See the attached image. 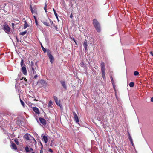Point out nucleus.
Instances as JSON below:
<instances>
[{
	"label": "nucleus",
	"instance_id": "nucleus-16",
	"mask_svg": "<svg viewBox=\"0 0 153 153\" xmlns=\"http://www.w3.org/2000/svg\"><path fill=\"white\" fill-rule=\"evenodd\" d=\"M25 150L26 152L28 153H29L30 152V150L32 151H33V149L32 148H30L29 149L28 146H26L25 148Z\"/></svg>",
	"mask_w": 153,
	"mask_h": 153
},
{
	"label": "nucleus",
	"instance_id": "nucleus-31",
	"mask_svg": "<svg viewBox=\"0 0 153 153\" xmlns=\"http://www.w3.org/2000/svg\"><path fill=\"white\" fill-rule=\"evenodd\" d=\"M139 72L137 71H135L134 72V75L135 76H137L139 74Z\"/></svg>",
	"mask_w": 153,
	"mask_h": 153
},
{
	"label": "nucleus",
	"instance_id": "nucleus-47",
	"mask_svg": "<svg viewBox=\"0 0 153 153\" xmlns=\"http://www.w3.org/2000/svg\"><path fill=\"white\" fill-rule=\"evenodd\" d=\"M128 137H128L129 139H132V138H131V135L129 136Z\"/></svg>",
	"mask_w": 153,
	"mask_h": 153
},
{
	"label": "nucleus",
	"instance_id": "nucleus-48",
	"mask_svg": "<svg viewBox=\"0 0 153 153\" xmlns=\"http://www.w3.org/2000/svg\"><path fill=\"white\" fill-rule=\"evenodd\" d=\"M128 137H128L129 139H132V138H131V135L129 136Z\"/></svg>",
	"mask_w": 153,
	"mask_h": 153
},
{
	"label": "nucleus",
	"instance_id": "nucleus-21",
	"mask_svg": "<svg viewBox=\"0 0 153 153\" xmlns=\"http://www.w3.org/2000/svg\"><path fill=\"white\" fill-rule=\"evenodd\" d=\"M42 22L45 25L47 26H50V24L46 22L43 21Z\"/></svg>",
	"mask_w": 153,
	"mask_h": 153
},
{
	"label": "nucleus",
	"instance_id": "nucleus-13",
	"mask_svg": "<svg viewBox=\"0 0 153 153\" xmlns=\"http://www.w3.org/2000/svg\"><path fill=\"white\" fill-rule=\"evenodd\" d=\"M11 147L12 149H13L15 150H16L17 149V147L14 143H11Z\"/></svg>",
	"mask_w": 153,
	"mask_h": 153
},
{
	"label": "nucleus",
	"instance_id": "nucleus-43",
	"mask_svg": "<svg viewBox=\"0 0 153 153\" xmlns=\"http://www.w3.org/2000/svg\"><path fill=\"white\" fill-rule=\"evenodd\" d=\"M70 17L71 18H72L73 17V16L72 14V13H71V15H70Z\"/></svg>",
	"mask_w": 153,
	"mask_h": 153
},
{
	"label": "nucleus",
	"instance_id": "nucleus-39",
	"mask_svg": "<svg viewBox=\"0 0 153 153\" xmlns=\"http://www.w3.org/2000/svg\"><path fill=\"white\" fill-rule=\"evenodd\" d=\"M131 143L132 146L133 147H134V143H133V141H132V142H131Z\"/></svg>",
	"mask_w": 153,
	"mask_h": 153
},
{
	"label": "nucleus",
	"instance_id": "nucleus-29",
	"mask_svg": "<svg viewBox=\"0 0 153 153\" xmlns=\"http://www.w3.org/2000/svg\"><path fill=\"white\" fill-rule=\"evenodd\" d=\"M47 7V4H46V3H45V7H44V9L45 12H46V13H47V9H46Z\"/></svg>",
	"mask_w": 153,
	"mask_h": 153
},
{
	"label": "nucleus",
	"instance_id": "nucleus-27",
	"mask_svg": "<svg viewBox=\"0 0 153 153\" xmlns=\"http://www.w3.org/2000/svg\"><path fill=\"white\" fill-rule=\"evenodd\" d=\"M32 69L33 73V74H36V71H35L36 68L35 67H32Z\"/></svg>",
	"mask_w": 153,
	"mask_h": 153
},
{
	"label": "nucleus",
	"instance_id": "nucleus-23",
	"mask_svg": "<svg viewBox=\"0 0 153 153\" xmlns=\"http://www.w3.org/2000/svg\"><path fill=\"white\" fill-rule=\"evenodd\" d=\"M19 97H20V101L21 103V104L22 105V106L23 107H25V103H24V102H23V101L21 99L20 96H19Z\"/></svg>",
	"mask_w": 153,
	"mask_h": 153
},
{
	"label": "nucleus",
	"instance_id": "nucleus-26",
	"mask_svg": "<svg viewBox=\"0 0 153 153\" xmlns=\"http://www.w3.org/2000/svg\"><path fill=\"white\" fill-rule=\"evenodd\" d=\"M41 46L44 53H45L46 52H47V51H46V49L45 48H44V47H43L42 45H41Z\"/></svg>",
	"mask_w": 153,
	"mask_h": 153
},
{
	"label": "nucleus",
	"instance_id": "nucleus-14",
	"mask_svg": "<svg viewBox=\"0 0 153 153\" xmlns=\"http://www.w3.org/2000/svg\"><path fill=\"white\" fill-rule=\"evenodd\" d=\"M101 71H105V63L103 62H102L101 64Z\"/></svg>",
	"mask_w": 153,
	"mask_h": 153
},
{
	"label": "nucleus",
	"instance_id": "nucleus-55",
	"mask_svg": "<svg viewBox=\"0 0 153 153\" xmlns=\"http://www.w3.org/2000/svg\"><path fill=\"white\" fill-rule=\"evenodd\" d=\"M74 42H75V43L76 44V45H77V43L76 42V41H74Z\"/></svg>",
	"mask_w": 153,
	"mask_h": 153
},
{
	"label": "nucleus",
	"instance_id": "nucleus-38",
	"mask_svg": "<svg viewBox=\"0 0 153 153\" xmlns=\"http://www.w3.org/2000/svg\"><path fill=\"white\" fill-rule=\"evenodd\" d=\"M111 80L112 83L113 82H114V80H113V78L112 77H111Z\"/></svg>",
	"mask_w": 153,
	"mask_h": 153
},
{
	"label": "nucleus",
	"instance_id": "nucleus-35",
	"mask_svg": "<svg viewBox=\"0 0 153 153\" xmlns=\"http://www.w3.org/2000/svg\"><path fill=\"white\" fill-rule=\"evenodd\" d=\"M35 23L36 24V25L37 26H38V22H37V19H35Z\"/></svg>",
	"mask_w": 153,
	"mask_h": 153
},
{
	"label": "nucleus",
	"instance_id": "nucleus-1",
	"mask_svg": "<svg viewBox=\"0 0 153 153\" xmlns=\"http://www.w3.org/2000/svg\"><path fill=\"white\" fill-rule=\"evenodd\" d=\"M93 24L94 27L98 32L101 31L100 26L98 21L96 19L93 20Z\"/></svg>",
	"mask_w": 153,
	"mask_h": 153
},
{
	"label": "nucleus",
	"instance_id": "nucleus-12",
	"mask_svg": "<svg viewBox=\"0 0 153 153\" xmlns=\"http://www.w3.org/2000/svg\"><path fill=\"white\" fill-rule=\"evenodd\" d=\"M60 82L63 87L64 88V89H67V87L65 84V82L64 81H61Z\"/></svg>",
	"mask_w": 153,
	"mask_h": 153
},
{
	"label": "nucleus",
	"instance_id": "nucleus-45",
	"mask_svg": "<svg viewBox=\"0 0 153 153\" xmlns=\"http://www.w3.org/2000/svg\"><path fill=\"white\" fill-rule=\"evenodd\" d=\"M151 101L152 102H153V97H152L151 99Z\"/></svg>",
	"mask_w": 153,
	"mask_h": 153
},
{
	"label": "nucleus",
	"instance_id": "nucleus-25",
	"mask_svg": "<svg viewBox=\"0 0 153 153\" xmlns=\"http://www.w3.org/2000/svg\"><path fill=\"white\" fill-rule=\"evenodd\" d=\"M48 19L50 21V22L51 24V25H53V26H54L55 27V25H54V24L53 23V21H52L51 20V19L49 18H48Z\"/></svg>",
	"mask_w": 153,
	"mask_h": 153
},
{
	"label": "nucleus",
	"instance_id": "nucleus-7",
	"mask_svg": "<svg viewBox=\"0 0 153 153\" xmlns=\"http://www.w3.org/2000/svg\"><path fill=\"white\" fill-rule=\"evenodd\" d=\"M21 67V71L23 73L24 75H27V73L25 65Z\"/></svg>",
	"mask_w": 153,
	"mask_h": 153
},
{
	"label": "nucleus",
	"instance_id": "nucleus-18",
	"mask_svg": "<svg viewBox=\"0 0 153 153\" xmlns=\"http://www.w3.org/2000/svg\"><path fill=\"white\" fill-rule=\"evenodd\" d=\"M101 72L102 74V77L103 79H105V71H101Z\"/></svg>",
	"mask_w": 153,
	"mask_h": 153
},
{
	"label": "nucleus",
	"instance_id": "nucleus-6",
	"mask_svg": "<svg viewBox=\"0 0 153 153\" xmlns=\"http://www.w3.org/2000/svg\"><path fill=\"white\" fill-rule=\"evenodd\" d=\"M73 114L74 120L76 121V123L79 124V120L77 115L75 112H73Z\"/></svg>",
	"mask_w": 153,
	"mask_h": 153
},
{
	"label": "nucleus",
	"instance_id": "nucleus-22",
	"mask_svg": "<svg viewBox=\"0 0 153 153\" xmlns=\"http://www.w3.org/2000/svg\"><path fill=\"white\" fill-rule=\"evenodd\" d=\"M134 85V83L133 82H131L129 84V86L131 87H133Z\"/></svg>",
	"mask_w": 153,
	"mask_h": 153
},
{
	"label": "nucleus",
	"instance_id": "nucleus-44",
	"mask_svg": "<svg viewBox=\"0 0 153 153\" xmlns=\"http://www.w3.org/2000/svg\"><path fill=\"white\" fill-rule=\"evenodd\" d=\"M37 76H38V75H35L34 76V78L36 79L37 78Z\"/></svg>",
	"mask_w": 153,
	"mask_h": 153
},
{
	"label": "nucleus",
	"instance_id": "nucleus-42",
	"mask_svg": "<svg viewBox=\"0 0 153 153\" xmlns=\"http://www.w3.org/2000/svg\"><path fill=\"white\" fill-rule=\"evenodd\" d=\"M112 84H113V88H114V89H115V85H114V82H112Z\"/></svg>",
	"mask_w": 153,
	"mask_h": 153
},
{
	"label": "nucleus",
	"instance_id": "nucleus-36",
	"mask_svg": "<svg viewBox=\"0 0 153 153\" xmlns=\"http://www.w3.org/2000/svg\"><path fill=\"white\" fill-rule=\"evenodd\" d=\"M41 145H42V147L41 149V150L40 151V153H42L43 152V151H42V144H41Z\"/></svg>",
	"mask_w": 153,
	"mask_h": 153
},
{
	"label": "nucleus",
	"instance_id": "nucleus-24",
	"mask_svg": "<svg viewBox=\"0 0 153 153\" xmlns=\"http://www.w3.org/2000/svg\"><path fill=\"white\" fill-rule=\"evenodd\" d=\"M30 10L31 11V12L32 13H33V14H34V13L36 14V10H33V9H32V8L31 7H30Z\"/></svg>",
	"mask_w": 153,
	"mask_h": 153
},
{
	"label": "nucleus",
	"instance_id": "nucleus-54",
	"mask_svg": "<svg viewBox=\"0 0 153 153\" xmlns=\"http://www.w3.org/2000/svg\"><path fill=\"white\" fill-rule=\"evenodd\" d=\"M128 137H129V136H130V133L129 132H128Z\"/></svg>",
	"mask_w": 153,
	"mask_h": 153
},
{
	"label": "nucleus",
	"instance_id": "nucleus-28",
	"mask_svg": "<svg viewBox=\"0 0 153 153\" xmlns=\"http://www.w3.org/2000/svg\"><path fill=\"white\" fill-rule=\"evenodd\" d=\"M14 141L16 143V144L17 145H19V142L18 141V139L16 138L14 139Z\"/></svg>",
	"mask_w": 153,
	"mask_h": 153
},
{
	"label": "nucleus",
	"instance_id": "nucleus-52",
	"mask_svg": "<svg viewBox=\"0 0 153 153\" xmlns=\"http://www.w3.org/2000/svg\"><path fill=\"white\" fill-rule=\"evenodd\" d=\"M129 140L130 141V142L133 141V140H132V138L131 139H129Z\"/></svg>",
	"mask_w": 153,
	"mask_h": 153
},
{
	"label": "nucleus",
	"instance_id": "nucleus-56",
	"mask_svg": "<svg viewBox=\"0 0 153 153\" xmlns=\"http://www.w3.org/2000/svg\"><path fill=\"white\" fill-rule=\"evenodd\" d=\"M73 41H76L75 40V39H74V38H73Z\"/></svg>",
	"mask_w": 153,
	"mask_h": 153
},
{
	"label": "nucleus",
	"instance_id": "nucleus-33",
	"mask_svg": "<svg viewBox=\"0 0 153 153\" xmlns=\"http://www.w3.org/2000/svg\"><path fill=\"white\" fill-rule=\"evenodd\" d=\"M54 13V14H55V16H56V18L58 20V17L57 14V13H56V12H55V13Z\"/></svg>",
	"mask_w": 153,
	"mask_h": 153
},
{
	"label": "nucleus",
	"instance_id": "nucleus-40",
	"mask_svg": "<svg viewBox=\"0 0 153 153\" xmlns=\"http://www.w3.org/2000/svg\"><path fill=\"white\" fill-rule=\"evenodd\" d=\"M49 151L50 152H53V150H52V149H49Z\"/></svg>",
	"mask_w": 153,
	"mask_h": 153
},
{
	"label": "nucleus",
	"instance_id": "nucleus-57",
	"mask_svg": "<svg viewBox=\"0 0 153 153\" xmlns=\"http://www.w3.org/2000/svg\"><path fill=\"white\" fill-rule=\"evenodd\" d=\"M32 153H35L34 152H32Z\"/></svg>",
	"mask_w": 153,
	"mask_h": 153
},
{
	"label": "nucleus",
	"instance_id": "nucleus-8",
	"mask_svg": "<svg viewBox=\"0 0 153 153\" xmlns=\"http://www.w3.org/2000/svg\"><path fill=\"white\" fill-rule=\"evenodd\" d=\"M39 120L40 121L41 123L43 125H45L46 124V120L44 118L40 117L39 118Z\"/></svg>",
	"mask_w": 153,
	"mask_h": 153
},
{
	"label": "nucleus",
	"instance_id": "nucleus-49",
	"mask_svg": "<svg viewBox=\"0 0 153 153\" xmlns=\"http://www.w3.org/2000/svg\"><path fill=\"white\" fill-rule=\"evenodd\" d=\"M24 79V80L25 81H27V80L26 79V78H23V79Z\"/></svg>",
	"mask_w": 153,
	"mask_h": 153
},
{
	"label": "nucleus",
	"instance_id": "nucleus-10",
	"mask_svg": "<svg viewBox=\"0 0 153 153\" xmlns=\"http://www.w3.org/2000/svg\"><path fill=\"white\" fill-rule=\"evenodd\" d=\"M33 111L37 114H39L40 113L39 111L38 108L36 107H33Z\"/></svg>",
	"mask_w": 153,
	"mask_h": 153
},
{
	"label": "nucleus",
	"instance_id": "nucleus-37",
	"mask_svg": "<svg viewBox=\"0 0 153 153\" xmlns=\"http://www.w3.org/2000/svg\"><path fill=\"white\" fill-rule=\"evenodd\" d=\"M80 65L81 66L83 67L84 65V64L83 63H80Z\"/></svg>",
	"mask_w": 153,
	"mask_h": 153
},
{
	"label": "nucleus",
	"instance_id": "nucleus-51",
	"mask_svg": "<svg viewBox=\"0 0 153 153\" xmlns=\"http://www.w3.org/2000/svg\"><path fill=\"white\" fill-rule=\"evenodd\" d=\"M53 10L54 13H55V12H56L55 10V9L53 8Z\"/></svg>",
	"mask_w": 153,
	"mask_h": 153
},
{
	"label": "nucleus",
	"instance_id": "nucleus-19",
	"mask_svg": "<svg viewBox=\"0 0 153 153\" xmlns=\"http://www.w3.org/2000/svg\"><path fill=\"white\" fill-rule=\"evenodd\" d=\"M24 28L25 29L29 25L27 22L26 21H24Z\"/></svg>",
	"mask_w": 153,
	"mask_h": 153
},
{
	"label": "nucleus",
	"instance_id": "nucleus-2",
	"mask_svg": "<svg viewBox=\"0 0 153 153\" xmlns=\"http://www.w3.org/2000/svg\"><path fill=\"white\" fill-rule=\"evenodd\" d=\"M47 55L50 59V62L51 63H52L54 61V58L53 56L51 55L49 50H47Z\"/></svg>",
	"mask_w": 153,
	"mask_h": 153
},
{
	"label": "nucleus",
	"instance_id": "nucleus-50",
	"mask_svg": "<svg viewBox=\"0 0 153 153\" xmlns=\"http://www.w3.org/2000/svg\"><path fill=\"white\" fill-rule=\"evenodd\" d=\"M34 100H35V101H39V100H37L36 99H34Z\"/></svg>",
	"mask_w": 153,
	"mask_h": 153
},
{
	"label": "nucleus",
	"instance_id": "nucleus-11",
	"mask_svg": "<svg viewBox=\"0 0 153 153\" xmlns=\"http://www.w3.org/2000/svg\"><path fill=\"white\" fill-rule=\"evenodd\" d=\"M83 45L84 46V48H85V52H86V51L87 49V41L86 40H85L83 44Z\"/></svg>",
	"mask_w": 153,
	"mask_h": 153
},
{
	"label": "nucleus",
	"instance_id": "nucleus-9",
	"mask_svg": "<svg viewBox=\"0 0 153 153\" xmlns=\"http://www.w3.org/2000/svg\"><path fill=\"white\" fill-rule=\"evenodd\" d=\"M46 83L45 80L41 79L38 82V83L41 84L42 86H44Z\"/></svg>",
	"mask_w": 153,
	"mask_h": 153
},
{
	"label": "nucleus",
	"instance_id": "nucleus-46",
	"mask_svg": "<svg viewBox=\"0 0 153 153\" xmlns=\"http://www.w3.org/2000/svg\"><path fill=\"white\" fill-rule=\"evenodd\" d=\"M150 53L151 54V55L153 56V53L152 52H150Z\"/></svg>",
	"mask_w": 153,
	"mask_h": 153
},
{
	"label": "nucleus",
	"instance_id": "nucleus-41",
	"mask_svg": "<svg viewBox=\"0 0 153 153\" xmlns=\"http://www.w3.org/2000/svg\"><path fill=\"white\" fill-rule=\"evenodd\" d=\"M16 39L17 42H19V40H18V39L17 36L16 37Z\"/></svg>",
	"mask_w": 153,
	"mask_h": 153
},
{
	"label": "nucleus",
	"instance_id": "nucleus-30",
	"mask_svg": "<svg viewBox=\"0 0 153 153\" xmlns=\"http://www.w3.org/2000/svg\"><path fill=\"white\" fill-rule=\"evenodd\" d=\"M30 65L31 67V68L32 67H34V62H33V61H31V63H30Z\"/></svg>",
	"mask_w": 153,
	"mask_h": 153
},
{
	"label": "nucleus",
	"instance_id": "nucleus-5",
	"mask_svg": "<svg viewBox=\"0 0 153 153\" xmlns=\"http://www.w3.org/2000/svg\"><path fill=\"white\" fill-rule=\"evenodd\" d=\"M30 137H31L36 142L35 139L33 137H32L31 136H30L29 134L27 133L25 134V135L24 136V138L26 139L29 140H30Z\"/></svg>",
	"mask_w": 153,
	"mask_h": 153
},
{
	"label": "nucleus",
	"instance_id": "nucleus-4",
	"mask_svg": "<svg viewBox=\"0 0 153 153\" xmlns=\"http://www.w3.org/2000/svg\"><path fill=\"white\" fill-rule=\"evenodd\" d=\"M3 29L5 32L8 33L10 31V27L7 24H5L3 26Z\"/></svg>",
	"mask_w": 153,
	"mask_h": 153
},
{
	"label": "nucleus",
	"instance_id": "nucleus-17",
	"mask_svg": "<svg viewBox=\"0 0 153 153\" xmlns=\"http://www.w3.org/2000/svg\"><path fill=\"white\" fill-rule=\"evenodd\" d=\"M42 140L44 141L45 143H47L48 142V138L47 136L44 135L42 137Z\"/></svg>",
	"mask_w": 153,
	"mask_h": 153
},
{
	"label": "nucleus",
	"instance_id": "nucleus-32",
	"mask_svg": "<svg viewBox=\"0 0 153 153\" xmlns=\"http://www.w3.org/2000/svg\"><path fill=\"white\" fill-rule=\"evenodd\" d=\"M53 104V102H52V101L51 100H50L49 101V104H48V105L49 106H51V105H52Z\"/></svg>",
	"mask_w": 153,
	"mask_h": 153
},
{
	"label": "nucleus",
	"instance_id": "nucleus-3",
	"mask_svg": "<svg viewBox=\"0 0 153 153\" xmlns=\"http://www.w3.org/2000/svg\"><path fill=\"white\" fill-rule=\"evenodd\" d=\"M54 99L55 100V103L58 106H59L61 108H62V105L60 104L62 100H60L56 96H54Z\"/></svg>",
	"mask_w": 153,
	"mask_h": 153
},
{
	"label": "nucleus",
	"instance_id": "nucleus-34",
	"mask_svg": "<svg viewBox=\"0 0 153 153\" xmlns=\"http://www.w3.org/2000/svg\"><path fill=\"white\" fill-rule=\"evenodd\" d=\"M27 32L26 31H24L23 32L20 33V34L21 35H24Z\"/></svg>",
	"mask_w": 153,
	"mask_h": 153
},
{
	"label": "nucleus",
	"instance_id": "nucleus-53",
	"mask_svg": "<svg viewBox=\"0 0 153 153\" xmlns=\"http://www.w3.org/2000/svg\"><path fill=\"white\" fill-rule=\"evenodd\" d=\"M34 18L35 20V19H37L36 17L35 16H34Z\"/></svg>",
	"mask_w": 153,
	"mask_h": 153
},
{
	"label": "nucleus",
	"instance_id": "nucleus-20",
	"mask_svg": "<svg viewBox=\"0 0 153 153\" xmlns=\"http://www.w3.org/2000/svg\"><path fill=\"white\" fill-rule=\"evenodd\" d=\"M20 65L21 67L25 65V64H24V60L23 59H22L21 60L20 62Z\"/></svg>",
	"mask_w": 153,
	"mask_h": 153
},
{
	"label": "nucleus",
	"instance_id": "nucleus-15",
	"mask_svg": "<svg viewBox=\"0 0 153 153\" xmlns=\"http://www.w3.org/2000/svg\"><path fill=\"white\" fill-rule=\"evenodd\" d=\"M74 135L76 138H78L79 137L80 135V133H79V132H76V131H74Z\"/></svg>",
	"mask_w": 153,
	"mask_h": 153
}]
</instances>
